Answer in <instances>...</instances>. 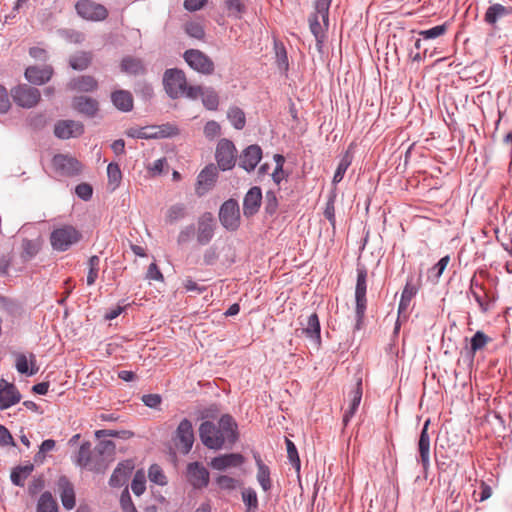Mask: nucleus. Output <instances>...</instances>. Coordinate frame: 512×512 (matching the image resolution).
Masks as SVG:
<instances>
[{
    "instance_id": "obj_52",
    "label": "nucleus",
    "mask_w": 512,
    "mask_h": 512,
    "mask_svg": "<svg viewBox=\"0 0 512 512\" xmlns=\"http://www.w3.org/2000/svg\"><path fill=\"white\" fill-rule=\"evenodd\" d=\"M186 33L196 39H202L205 35L203 25L197 21H191L185 25Z\"/></svg>"
},
{
    "instance_id": "obj_63",
    "label": "nucleus",
    "mask_w": 512,
    "mask_h": 512,
    "mask_svg": "<svg viewBox=\"0 0 512 512\" xmlns=\"http://www.w3.org/2000/svg\"><path fill=\"white\" fill-rule=\"evenodd\" d=\"M146 277L149 280H156V281H163V279H164L163 274L159 270L156 263H151L149 265Z\"/></svg>"
},
{
    "instance_id": "obj_20",
    "label": "nucleus",
    "mask_w": 512,
    "mask_h": 512,
    "mask_svg": "<svg viewBox=\"0 0 512 512\" xmlns=\"http://www.w3.org/2000/svg\"><path fill=\"white\" fill-rule=\"evenodd\" d=\"M262 158V150L258 145L248 146L240 155L239 165L246 171H252Z\"/></svg>"
},
{
    "instance_id": "obj_14",
    "label": "nucleus",
    "mask_w": 512,
    "mask_h": 512,
    "mask_svg": "<svg viewBox=\"0 0 512 512\" xmlns=\"http://www.w3.org/2000/svg\"><path fill=\"white\" fill-rule=\"evenodd\" d=\"M215 221L211 213H205L198 219L197 241L205 245L214 236Z\"/></svg>"
},
{
    "instance_id": "obj_2",
    "label": "nucleus",
    "mask_w": 512,
    "mask_h": 512,
    "mask_svg": "<svg viewBox=\"0 0 512 512\" xmlns=\"http://www.w3.org/2000/svg\"><path fill=\"white\" fill-rule=\"evenodd\" d=\"M163 84L166 93L173 99L179 97L188 98L187 80L182 70L173 68L165 71L163 76Z\"/></svg>"
},
{
    "instance_id": "obj_7",
    "label": "nucleus",
    "mask_w": 512,
    "mask_h": 512,
    "mask_svg": "<svg viewBox=\"0 0 512 512\" xmlns=\"http://www.w3.org/2000/svg\"><path fill=\"white\" fill-rule=\"evenodd\" d=\"M52 166L57 173L63 176L78 175L82 170V164L74 157L65 154L55 155Z\"/></svg>"
},
{
    "instance_id": "obj_61",
    "label": "nucleus",
    "mask_w": 512,
    "mask_h": 512,
    "mask_svg": "<svg viewBox=\"0 0 512 512\" xmlns=\"http://www.w3.org/2000/svg\"><path fill=\"white\" fill-rule=\"evenodd\" d=\"M166 165V159L160 158L150 164L147 169L152 176L160 175L163 172L164 166Z\"/></svg>"
},
{
    "instance_id": "obj_40",
    "label": "nucleus",
    "mask_w": 512,
    "mask_h": 512,
    "mask_svg": "<svg viewBox=\"0 0 512 512\" xmlns=\"http://www.w3.org/2000/svg\"><path fill=\"white\" fill-rule=\"evenodd\" d=\"M351 162H352V155L350 154V151L348 150L344 154V156L342 157V159L340 160V162L338 164V167H337L334 177H333V183H335V184L339 183L343 179L348 167L351 165Z\"/></svg>"
},
{
    "instance_id": "obj_13",
    "label": "nucleus",
    "mask_w": 512,
    "mask_h": 512,
    "mask_svg": "<svg viewBox=\"0 0 512 512\" xmlns=\"http://www.w3.org/2000/svg\"><path fill=\"white\" fill-rule=\"evenodd\" d=\"M21 394L17 387L4 379L0 380V410H6L19 403Z\"/></svg>"
},
{
    "instance_id": "obj_58",
    "label": "nucleus",
    "mask_w": 512,
    "mask_h": 512,
    "mask_svg": "<svg viewBox=\"0 0 512 512\" xmlns=\"http://www.w3.org/2000/svg\"><path fill=\"white\" fill-rule=\"evenodd\" d=\"M226 7L229 11V15L240 17L244 11V5L240 0H226Z\"/></svg>"
},
{
    "instance_id": "obj_22",
    "label": "nucleus",
    "mask_w": 512,
    "mask_h": 512,
    "mask_svg": "<svg viewBox=\"0 0 512 512\" xmlns=\"http://www.w3.org/2000/svg\"><path fill=\"white\" fill-rule=\"evenodd\" d=\"M262 201L261 189L257 186L252 187L245 195L243 201V213L250 217L258 212Z\"/></svg>"
},
{
    "instance_id": "obj_35",
    "label": "nucleus",
    "mask_w": 512,
    "mask_h": 512,
    "mask_svg": "<svg viewBox=\"0 0 512 512\" xmlns=\"http://www.w3.org/2000/svg\"><path fill=\"white\" fill-rule=\"evenodd\" d=\"M33 465L19 466L11 473V481L17 486H24L27 477L32 473Z\"/></svg>"
},
{
    "instance_id": "obj_54",
    "label": "nucleus",
    "mask_w": 512,
    "mask_h": 512,
    "mask_svg": "<svg viewBox=\"0 0 512 512\" xmlns=\"http://www.w3.org/2000/svg\"><path fill=\"white\" fill-rule=\"evenodd\" d=\"M216 484L221 489L233 490L239 485V482L237 479L230 477L228 475H220L216 478Z\"/></svg>"
},
{
    "instance_id": "obj_56",
    "label": "nucleus",
    "mask_w": 512,
    "mask_h": 512,
    "mask_svg": "<svg viewBox=\"0 0 512 512\" xmlns=\"http://www.w3.org/2000/svg\"><path fill=\"white\" fill-rule=\"evenodd\" d=\"M120 505L123 512H137L134 504L132 503L130 493L126 487L120 497Z\"/></svg>"
},
{
    "instance_id": "obj_62",
    "label": "nucleus",
    "mask_w": 512,
    "mask_h": 512,
    "mask_svg": "<svg viewBox=\"0 0 512 512\" xmlns=\"http://www.w3.org/2000/svg\"><path fill=\"white\" fill-rule=\"evenodd\" d=\"M10 105L8 92L5 87L0 85V113H6Z\"/></svg>"
},
{
    "instance_id": "obj_26",
    "label": "nucleus",
    "mask_w": 512,
    "mask_h": 512,
    "mask_svg": "<svg viewBox=\"0 0 512 512\" xmlns=\"http://www.w3.org/2000/svg\"><path fill=\"white\" fill-rule=\"evenodd\" d=\"M52 73L53 70L50 66L43 68L30 66L25 71V78L32 84L42 85L50 80Z\"/></svg>"
},
{
    "instance_id": "obj_53",
    "label": "nucleus",
    "mask_w": 512,
    "mask_h": 512,
    "mask_svg": "<svg viewBox=\"0 0 512 512\" xmlns=\"http://www.w3.org/2000/svg\"><path fill=\"white\" fill-rule=\"evenodd\" d=\"M447 31V25L446 24H442V25H438V26H435L433 28H430V29H427V30H421L419 32V35L423 38V39H434V38H437V37H440L442 35H444Z\"/></svg>"
},
{
    "instance_id": "obj_39",
    "label": "nucleus",
    "mask_w": 512,
    "mask_h": 512,
    "mask_svg": "<svg viewBox=\"0 0 512 512\" xmlns=\"http://www.w3.org/2000/svg\"><path fill=\"white\" fill-rule=\"evenodd\" d=\"M122 71L129 74H140L144 71V66L139 59L126 57L121 62Z\"/></svg>"
},
{
    "instance_id": "obj_24",
    "label": "nucleus",
    "mask_w": 512,
    "mask_h": 512,
    "mask_svg": "<svg viewBox=\"0 0 512 512\" xmlns=\"http://www.w3.org/2000/svg\"><path fill=\"white\" fill-rule=\"evenodd\" d=\"M62 505L71 510L75 506V493L72 484L66 477H60L57 483Z\"/></svg>"
},
{
    "instance_id": "obj_10",
    "label": "nucleus",
    "mask_w": 512,
    "mask_h": 512,
    "mask_svg": "<svg viewBox=\"0 0 512 512\" xmlns=\"http://www.w3.org/2000/svg\"><path fill=\"white\" fill-rule=\"evenodd\" d=\"M194 443L192 424L188 419H183L177 427L175 444L178 449L187 454Z\"/></svg>"
},
{
    "instance_id": "obj_34",
    "label": "nucleus",
    "mask_w": 512,
    "mask_h": 512,
    "mask_svg": "<svg viewBox=\"0 0 512 512\" xmlns=\"http://www.w3.org/2000/svg\"><path fill=\"white\" fill-rule=\"evenodd\" d=\"M416 294V288L411 285L410 283H407L402 291L401 299L398 307V313L401 315L402 313H405L410 305V302L412 298Z\"/></svg>"
},
{
    "instance_id": "obj_19",
    "label": "nucleus",
    "mask_w": 512,
    "mask_h": 512,
    "mask_svg": "<svg viewBox=\"0 0 512 512\" xmlns=\"http://www.w3.org/2000/svg\"><path fill=\"white\" fill-rule=\"evenodd\" d=\"M133 469H134L133 461L125 460L123 462H120L110 477L109 485L111 487H115V488L122 487V486L126 485L128 478L131 475Z\"/></svg>"
},
{
    "instance_id": "obj_44",
    "label": "nucleus",
    "mask_w": 512,
    "mask_h": 512,
    "mask_svg": "<svg viewBox=\"0 0 512 512\" xmlns=\"http://www.w3.org/2000/svg\"><path fill=\"white\" fill-rule=\"evenodd\" d=\"M242 500L247 507L248 512L255 511L258 507L256 491L252 488H245L242 491Z\"/></svg>"
},
{
    "instance_id": "obj_5",
    "label": "nucleus",
    "mask_w": 512,
    "mask_h": 512,
    "mask_svg": "<svg viewBox=\"0 0 512 512\" xmlns=\"http://www.w3.org/2000/svg\"><path fill=\"white\" fill-rule=\"evenodd\" d=\"M184 59L192 69L199 73L209 75L214 71L213 61L199 50L191 49L186 51Z\"/></svg>"
},
{
    "instance_id": "obj_11",
    "label": "nucleus",
    "mask_w": 512,
    "mask_h": 512,
    "mask_svg": "<svg viewBox=\"0 0 512 512\" xmlns=\"http://www.w3.org/2000/svg\"><path fill=\"white\" fill-rule=\"evenodd\" d=\"M245 458L240 453L222 454L211 459L209 466L217 471H227L233 468L241 467Z\"/></svg>"
},
{
    "instance_id": "obj_33",
    "label": "nucleus",
    "mask_w": 512,
    "mask_h": 512,
    "mask_svg": "<svg viewBox=\"0 0 512 512\" xmlns=\"http://www.w3.org/2000/svg\"><path fill=\"white\" fill-rule=\"evenodd\" d=\"M36 512H58V505L50 492H44L37 503Z\"/></svg>"
},
{
    "instance_id": "obj_9",
    "label": "nucleus",
    "mask_w": 512,
    "mask_h": 512,
    "mask_svg": "<svg viewBox=\"0 0 512 512\" xmlns=\"http://www.w3.org/2000/svg\"><path fill=\"white\" fill-rule=\"evenodd\" d=\"M40 91L27 85H20L12 90L15 103L23 108L34 107L40 100Z\"/></svg>"
},
{
    "instance_id": "obj_17",
    "label": "nucleus",
    "mask_w": 512,
    "mask_h": 512,
    "mask_svg": "<svg viewBox=\"0 0 512 512\" xmlns=\"http://www.w3.org/2000/svg\"><path fill=\"white\" fill-rule=\"evenodd\" d=\"M366 289V272L359 270L355 289L356 315L358 320L364 316L366 310Z\"/></svg>"
},
{
    "instance_id": "obj_41",
    "label": "nucleus",
    "mask_w": 512,
    "mask_h": 512,
    "mask_svg": "<svg viewBox=\"0 0 512 512\" xmlns=\"http://www.w3.org/2000/svg\"><path fill=\"white\" fill-rule=\"evenodd\" d=\"M227 117L231 124L238 130L242 129L245 126V114L238 107H232L228 110Z\"/></svg>"
},
{
    "instance_id": "obj_42",
    "label": "nucleus",
    "mask_w": 512,
    "mask_h": 512,
    "mask_svg": "<svg viewBox=\"0 0 512 512\" xmlns=\"http://www.w3.org/2000/svg\"><path fill=\"white\" fill-rule=\"evenodd\" d=\"M40 250V242L38 240H23L22 257L25 260L33 258Z\"/></svg>"
},
{
    "instance_id": "obj_4",
    "label": "nucleus",
    "mask_w": 512,
    "mask_h": 512,
    "mask_svg": "<svg viewBox=\"0 0 512 512\" xmlns=\"http://www.w3.org/2000/svg\"><path fill=\"white\" fill-rule=\"evenodd\" d=\"M219 220L224 228L235 231L240 226V209L237 201L229 199L220 207Z\"/></svg>"
},
{
    "instance_id": "obj_6",
    "label": "nucleus",
    "mask_w": 512,
    "mask_h": 512,
    "mask_svg": "<svg viewBox=\"0 0 512 512\" xmlns=\"http://www.w3.org/2000/svg\"><path fill=\"white\" fill-rule=\"evenodd\" d=\"M215 156L221 170L225 171L233 168L236 161V149L234 144L227 139L220 140L216 148Z\"/></svg>"
},
{
    "instance_id": "obj_8",
    "label": "nucleus",
    "mask_w": 512,
    "mask_h": 512,
    "mask_svg": "<svg viewBox=\"0 0 512 512\" xmlns=\"http://www.w3.org/2000/svg\"><path fill=\"white\" fill-rule=\"evenodd\" d=\"M77 13L84 19L91 21L104 20L107 15V9L98 3L90 0H80L76 4Z\"/></svg>"
},
{
    "instance_id": "obj_50",
    "label": "nucleus",
    "mask_w": 512,
    "mask_h": 512,
    "mask_svg": "<svg viewBox=\"0 0 512 512\" xmlns=\"http://www.w3.org/2000/svg\"><path fill=\"white\" fill-rule=\"evenodd\" d=\"M186 215V208L183 204H174L172 205L166 214V218L169 222H175L180 219H183Z\"/></svg>"
},
{
    "instance_id": "obj_3",
    "label": "nucleus",
    "mask_w": 512,
    "mask_h": 512,
    "mask_svg": "<svg viewBox=\"0 0 512 512\" xmlns=\"http://www.w3.org/2000/svg\"><path fill=\"white\" fill-rule=\"evenodd\" d=\"M80 239L79 232L72 226H63L53 230L50 242L54 250L66 251Z\"/></svg>"
},
{
    "instance_id": "obj_18",
    "label": "nucleus",
    "mask_w": 512,
    "mask_h": 512,
    "mask_svg": "<svg viewBox=\"0 0 512 512\" xmlns=\"http://www.w3.org/2000/svg\"><path fill=\"white\" fill-rule=\"evenodd\" d=\"M217 178V169L213 165L206 166L197 177L196 193L199 196L207 193L214 185Z\"/></svg>"
},
{
    "instance_id": "obj_15",
    "label": "nucleus",
    "mask_w": 512,
    "mask_h": 512,
    "mask_svg": "<svg viewBox=\"0 0 512 512\" xmlns=\"http://www.w3.org/2000/svg\"><path fill=\"white\" fill-rule=\"evenodd\" d=\"M187 479L194 488H203L209 483V472L198 462L190 463L187 467Z\"/></svg>"
},
{
    "instance_id": "obj_49",
    "label": "nucleus",
    "mask_w": 512,
    "mask_h": 512,
    "mask_svg": "<svg viewBox=\"0 0 512 512\" xmlns=\"http://www.w3.org/2000/svg\"><path fill=\"white\" fill-rule=\"evenodd\" d=\"M490 341V338L485 335L482 331H477L474 336L471 338V353L474 354L485 347V345Z\"/></svg>"
},
{
    "instance_id": "obj_31",
    "label": "nucleus",
    "mask_w": 512,
    "mask_h": 512,
    "mask_svg": "<svg viewBox=\"0 0 512 512\" xmlns=\"http://www.w3.org/2000/svg\"><path fill=\"white\" fill-rule=\"evenodd\" d=\"M98 87L97 81L89 75L80 76L70 81L69 88L71 90L92 92Z\"/></svg>"
},
{
    "instance_id": "obj_48",
    "label": "nucleus",
    "mask_w": 512,
    "mask_h": 512,
    "mask_svg": "<svg viewBox=\"0 0 512 512\" xmlns=\"http://www.w3.org/2000/svg\"><path fill=\"white\" fill-rule=\"evenodd\" d=\"M99 263L100 258L96 255L90 257L88 265H89V271L87 275V284L89 286L93 285L98 277V271H99Z\"/></svg>"
},
{
    "instance_id": "obj_43",
    "label": "nucleus",
    "mask_w": 512,
    "mask_h": 512,
    "mask_svg": "<svg viewBox=\"0 0 512 512\" xmlns=\"http://www.w3.org/2000/svg\"><path fill=\"white\" fill-rule=\"evenodd\" d=\"M131 489L133 493L137 496H140L144 493L146 489V476L142 470H138L133 477L131 483Z\"/></svg>"
},
{
    "instance_id": "obj_55",
    "label": "nucleus",
    "mask_w": 512,
    "mask_h": 512,
    "mask_svg": "<svg viewBox=\"0 0 512 512\" xmlns=\"http://www.w3.org/2000/svg\"><path fill=\"white\" fill-rule=\"evenodd\" d=\"M276 59L280 69L287 70L288 57L286 50L282 44L275 43Z\"/></svg>"
},
{
    "instance_id": "obj_59",
    "label": "nucleus",
    "mask_w": 512,
    "mask_h": 512,
    "mask_svg": "<svg viewBox=\"0 0 512 512\" xmlns=\"http://www.w3.org/2000/svg\"><path fill=\"white\" fill-rule=\"evenodd\" d=\"M220 125L216 121H209L204 126V134L207 138L213 139L220 134Z\"/></svg>"
},
{
    "instance_id": "obj_27",
    "label": "nucleus",
    "mask_w": 512,
    "mask_h": 512,
    "mask_svg": "<svg viewBox=\"0 0 512 512\" xmlns=\"http://www.w3.org/2000/svg\"><path fill=\"white\" fill-rule=\"evenodd\" d=\"M361 380H359L356 384V387L351 391L349 397H350V403L349 408L345 411L343 416V422L345 425L350 421V419L354 416L356 413L361 399H362V387H361Z\"/></svg>"
},
{
    "instance_id": "obj_1",
    "label": "nucleus",
    "mask_w": 512,
    "mask_h": 512,
    "mask_svg": "<svg viewBox=\"0 0 512 512\" xmlns=\"http://www.w3.org/2000/svg\"><path fill=\"white\" fill-rule=\"evenodd\" d=\"M202 443L209 449L220 450L232 446L237 438V424L230 415H223L217 423L203 422L199 427Z\"/></svg>"
},
{
    "instance_id": "obj_30",
    "label": "nucleus",
    "mask_w": 512,
    "mask_h": 512,
    "mask_svg": "<svg viewBox=\"0 0 512 512\" xmlns=\"http://www.w3.org/2000/svg\"><path fill=\"white\" fill-rule=\"evenodd\" d=\"M111 100L114 106L123 112H128L133 108V97L131 93L126 90H117L113 92Z\"/></svg>"
},
{
    "instance_id": "obj_16",
    "label": "nucleus",
    "mask_w": 512,
    "mask_h": 512,
    "mask_svg": "<svg viewBox=\"0 0 512 512\" xmlns=\"http://www.w3.org/2000/svg\"><path fill=\"white\" fill-rule=\"evenodd\" d=\"M84 131V126L79 121L64 120L55 125L54 133L60 139H69L80 136Z\"/></svg>"
},
{
    "instance_id": "obj_64",
    "label": "nucleus",
    "mask_w": 512,
    "mask_h": 512,
    "mask_svg": "<svg viewBox=\"0 0 512 512\" xmlns=\"http://www.w3.org/2000/svg\"><path fill=\"white\" fill-rule=\"evenodd\" d=\"M142 401L147 407L156 408L161 403V397L158 394H147L142 397Z\"/></svg>"
},
{
    "instance_id": "obj_51",
    "label": "nucleus",
    "mask_w": 512,
    "mask_h": 512,
    "mask_svg": "<svg viewBox=\"0 0 512 512\" xmlns=\"http://www.w3.org/2000/svg\"><path fill=\"white\" fill-rule=\"evenodd\" d=\"M149 480L158 485H165L167 483L166 476L164 475L160 466L151 465L148 471Z\"/></svg>"
},
{
    "instance_id": "obj_28",
    "label": "nucleus",
    "mask_w": 512,
    "mask_h": 512,
    "mask_svg": "<svg viewBox=\"0 0 512 512\" xmlns=\"http://www.w3.org/2000/svg\"><path fill=\"white\" fill-rule=\"evenodd\" d=\"M512 13V8L504 6L499 3H495L488 7L486 10L484 19L490 25H495L498 20L510 15Z\"/></svg>"
},
{
    "instance_id": "obj_47",
    "label": "nucleus",
    "mask_w": 512,
    "mask_h": 512,
    "mask_svg": "<svg viewBox=\"0 0 512 512\" xmlns=\"http://www.w3.org/2000/svg\"><path fill=\"white\" fill-rule=\"evenodd\" d=\"M157 132V139L159 138H171L179 134V129L175 124L165 123L161 125H155Z\"/></svg>"
},
{
    "instance_id": "obj_32",
    "label": "nucleus",
    "mask_w": 512,
    "mask_h": 512,
    "mask_svg": "<svg viewBox=\"0 0 512 512\" xmlns=\"http://www.w3.org/2000/svg\"><path fill=\"white\" fill-rule=\"evenodd\" d=\"M256 465H257V481L264 492L270 491L272 487V481L270 478V469L269 467L263 463V461L257 457L256 458Z\"/></svg>"
},
{
    "instance_id": "obj_60",
    "label": "nucleus",
    "mask_w": 512,
    "mask_h": 512,
    "mask_svg": "<svg viewBox=\"0 0 512 512\" xmlns=\"http://www.w3.org/2000/svg\"><path fill=\"white\" fill-rule=\"evenodd\" d=\"M75 192L77 196L83 200H89L92 196V187L87 183H81L76 186Z\"/></svg>"
},
{
    "instance_id": "obj_45",
    "label": "nucleus",
    "mask_w": 512,
    "mask_h": 512,
    "mask_svg": "<svg viewBox=\"0 0 512 512\" xmlns=\"http://www.w3.org/2000/svg\"><path fill=\"white\" fill-rule=\"evenodd\" d=\"M129 136L139 139H157L156 126H146L129 132Z\"/></svg>"
},
{
    "instance_id": "obj_29",
    "label": "nucleus",
    "mask_w": 512,
    "mask_h": 512,
    "mask_svg": "<svg viewBox=\"0 0 512 512\" xmlns=\"http://www.w3.org/2000/svg\"><path fill=\"white\" fill-rule=\"evenodd\" d=\"M36 358L34 354H30L29 358L25 354H18L16 356V369L21 374L34 375L37 373L38 368L35 367Z\"/></svg>"
},
{
    "instance_id": "obj_12",
    "label": "nucleus",
    "mask_w": 512,
    "mask_h": 512,
    "mask_svg": "<svg viewBox=\"0 0 512 512\" xmlns=\"http://www.w3.org/2000/svg\"><path fill=\"white\" fill-rule=\"evenodd\" d=\"M202 98L203 105L209 110H216L219 105V97L212 88H204L201 86H190L188 89V98L195 100Z\"/></svg>"
},
{
    "instance_id": "obj_21",
    "label": "nucleus",
    "mask_w": 512,
    "mask_h": 512,
    "mask_svg": "<svg viewBox=\"0 0 512 512\" xmlns=\"http://www.w3.org/2000/svg\"><path fill=\"white\" fill-rule=\"evenodd\" d=\"M429 424L430 420H426L418 441L419 462L422 464L425 470L430 465V437L428 434Z\"/></svg>"
},
{
    "instance_id": "obj_25",
    "label": "nucleus",
    "mask_w": 512,
    "mask_h": 512,
    "mask_svg": "<svg viewBox=\"0 0 512 512\" xmlns=\"http://www.w3.org/2000/svg\"><path fill=\"white\" fill-rule=\"evenodd\" d=\"M73 108L87 117H94L98 112V102L87 96H78L73 99Z\"/></svg>"
},
{
    "instance_id": "obj_38",
    "label": "nucleus",
    "mask_w": 512,
    "mask_h": 512,
    "mask_svg": "<svg viewBox=\"0 0 512 512\" xmlns=\"http://www.w3.org/2000/svg\"><path fill=\"white\" fill-rule=\"evenodd\" d=\"M273 158L276 167L272 173V180L276 185H280L281 182L287 178V173L283 170L285 158L280 154H275Z\"/></svg>"
},
{
    "instance_id": "obj_36",
    "label": "nucleus",
    "mask_w": 512,
    "mask_h": 512,
    "mask_svg": "<svg viewBox=\"0 0 512 512\" xmlns=\"http://www.w3.org/2000/svg\"><path fill=\"white\" fill-rule=\"evenodd\" d=\"M90 456V444L88 442L83 443L78 451L76 463L81 467L88 468L89 470H95V467L91 465Z\"/></svg>"
},
{
    "instance_id": "obj_57",
    "label": "nucleus",
    "mask_w": 512,
    "mask_h": 512,
    "mask_svg": "<svg viewBox=\"0 0 512 512\" xmlns=\"http://www.w3.org/2000/svg\"><path fill=\"white\" fill-rule=\"evenodd\" d=\"M286 446H287V454H288L289 460L296 467V469L299 470L300 469V459H299L298 452H297V449H296L294 443L291 440L286 439Z\"/></svg>"
},
{
    "instance_id": "obj_37",
    "label": "nucleus",
    "mask_w": 512,
    "mask_h": 512,
    "mask_svg": "<svg viewBox=\"0 0 512 512\" xmlns=\"http://www.w3.org/2000/svg\"><path fill=\"white\" fill-rule=\"evenodd\" d=\"M108 184L115 190L122 180V172L117 163H109L107 166Z\"/></svg>"
},
{
    "instance_id": "obj_46",
    "label": "nucleus",
    "mask_w": 512,
    "mask_h": 512,
    "mask_svg": "<svg viewBox=\"0 0 512 512\" xmlns=\"http://www.w3.org/2000/svg\"><path fill=\"white\" fill-rule=\"evenodd\" d=\"M91 57L90 54L81 52L70 58V66L75 70H84L90 64Z\"/></svg>"
},
{
    "instance_id": "obj_23",
    "label": "nucleus",
    "mask_w": 512,
    "mask_h": 512,
    "mask_svg": "<svg viewBox=\"0 0 512 512\" xmlns=\"http://www.w3.org/2000/svg\"><path fill=\"white\" fill-rule=\"evenodd\" d=\"M300 324L306 337L309 338L318 347L321 343L320 322L318 315L316 313H312L307 317L306 321H301Z\"/></svg>"
}]
</instances>
